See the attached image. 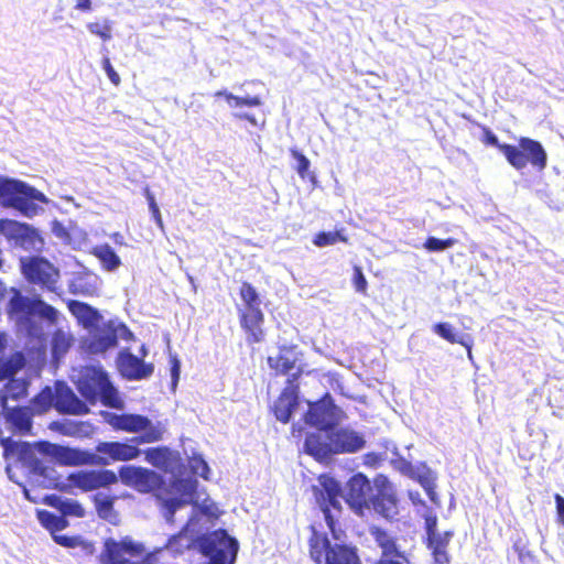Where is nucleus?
<instances>
[{"label": "nucleus", "mask_w": 564, "mask_h": 564, "mask_svg": "<svg viewBox=\"0 0 564 564\" xmlns=\"http://www.w3.org/2000/svg\"><path fill=\"white\" fill-rule=\"evenodd\" d=\"M132 488L139 494H152L160 501L164 516L172 520L176 510L188 502L195 491V484L185 479H175L171 482L180 496L166 498V482L156 471L135 465H122L118 473L107 468L78 469L69 473L65 481L58 485V489L64 492H73L75 489L82 492H91L104 488H110L118 481Z\"/></svg>", "instance_id": "nucleus-1"}, {"label": "nucleus", "mask_w": 564, "mask_h": 564, "mask_svg": "<svg viewBox=\"0 0 564 564\" xmlns=\"http://www.w3.org/2000/svg\"><path fill=\"white\" fill-rule=\"evenodd\" d=\"M312 534L308 539V553L316 564H361L355 546L346 544H330L327 535L318 532L311 525ZM376 545L380 549V556L373 564H412L410 555L402 550L399 540L388 530L373 525L369 530Z\"/></svg>", "instance_id": "nucleus-2"}, {"label": "nucleus", "mask_w": 564, "mask_h": 564, "mask_svg": "<svg viewBox=\"0 0 564 564\" xmlns=\"http://www.w3.org/2000/svg\"><path fill=\"white\" fill-rule=\"evenodd\" d=\"M104 421L115 431L126 433H140L138 436L131 437L128 442L110 441L99 442L96 447V455L99 463L97 466H106L115 462H130L137 459L142 451L139 445L147 443H155L163 438L165 429L158 422L152 421L142 414L122 413L102 411Z\"/></svg>", "instance_id": "nucleus-3"}, {"label": "nucleus", "mask_w": 564, "mask_h": 564, "mask_svg": "<svg viewBox=\"0 0 564 564\" xmlns=\"http://www.w3.org/2000/svg\"><path fill=\"white\" fill-rule=\"evenodd\" d=\"M76 387L85 401L91 404L100 400L105 406L111 409L122 410L124 406L107 372L101 369L95 367L85 368Z\"/></svg>", "instance_id": "nucleus-4"}, {"label": "nucleus", "mask_w": 564, "mask_h": 564, "mask_svg": "<svg viewBox=\"0 0 564 564\" xmlns=\"http://www.w3.org/2000/svg\"><path fill=\"white\" fill-rule=\"evenodd\" d=\"M36 202H46L42 192L22 181L0 176V203L3 207L13 208L26 217H33L40 210Z\"/></svg>", "instance_id": "nucleus-5"}, {"label": "nucleus", "mask_w": 564, "mask_h": 564, "mask_svg": "<svg viewBox=\"0 0 564 564\" xmlns=\"http://www.w3.org/2000/svg\"><path fill=\"white\" fill-rule=\"evenodd\" d=\"M197 546L208 564H234L238 553V542L226 530L218 529L197 538Z\"/></svg>", "instance_id": "nucleus-6"}, {"label": "nucleus", "mask_w": 564, "mask_h": 564, "mask_svg": "<svg viewBox=\"0 0 564 564\" xmlns=\"http://www.w3.org/2000/svg\"><path fill=\"white\" fill-rule=\"evenodd\" d=\"M507 162L516 170L521 171L530 164L538 172L547 165V153L541 142L529 137H520L518 145L503 147Z\"/></svg>", "instance_id": "nucleus-7"}, {"label": "nucleus", "mask_w": 564, "mask_h": 564, "mask_svg": "<svg viewBox=\"0 0 564 564\" xmlns=\"http://www.w3.org/2000/svg\"><path fill=\"white\" fill-rule=\"evenodd\" d=\"M144 554L143 543L126 535L120 540L105 539L97 558L100 564H143Z\"/></svg>", "instance_id": "nucleus-8"}, {"label": "nucleus", "mask_w": 564, "mask_h": 564, "mask_svg": "<svg viewBox=\"0 0 564 564\" xmlns=\"http://www.w3.org/2000/svg\"><path fill=\"white\" fill-rule=\"evenodd\" d=\"M315 500L321 508L328 529L335 533L336 517L341 512L340 484L328 476L321 478L319 487L315 489Z\"/></svg>", "instance_id": "nucleus-9"}, {"label": "nucleus", "mask_w": 564, "mask_h": 564, "mask_svg": "<svg viewBox=\"0 0 564 564\" xmlns=\"http://www.w3.org/2000/svg\"><path fill=\"white\" fill-rule=\"evenodd\" d=\"M307 404L308 409L302 417L305 424L325 433H328L338 424V412L340 410L335 404L330 393L326 392L321 399L308 401Z\"/></svg>", "instance_id": "nucleus-10"}, {"label": "nucleus", "mask_w": 564, "mask_h": 564, "mask_svg": "<svg viewBox=\"0 0 564 564\" xmlns=\"http://www.w3.org/2000/svg\"><path fill=\"white\" fill-rule=\"evenodd\" d=\"M302 375V369H297L292 373L285 382L278 398L272 405V413L278 421L283 424L290 422L294 411L299 406L300 399V383L299 379Z\"/></svg>", "instance_id": "nucleus-11"}, {"label": "nucleus", "mask_w": 564, "mask_h": 564, "mask_svg": "<svg viewBox=\"0 0 564 564\" xmlns=\"http://www.w3.org/2000/svg\"><path fill=\"white\" fill-rule=\"evenodd\" d=\"M369 502L376 513L389 521L399 514V500L395 490L386 477L376 479V492L370 496Z\"/></svg>", "instance_id": "nucleus-12"}, {"label": "nucleus", "mask_w": 564, "mask_h": 564, "mask_svg": "<svg viewBox=\"0 0 564 564\" xmlns=\"http://www.w3.org/2000/svg\"><path fill=\"white\" fill-rule=\"evenodd\" d=\"M22 273L25 279L34 284H40L50 291H54L58 280V270L43 258H31L22 262Z\"/></svg>", "instance_id": "nucleus-13"}, {"label": "nucleus", "mask_w": 564, "mask_h": 564, "mask_svg": "<svg viewBox=\"0 0 564 564\" xmlns=\"http://www.w3.org/2000/svg\"><path fill=\"white\" fill-rule=\"evenodd\" d=\"M370 480L361 473L355 474L347 481L345 500L356 514L364 516L370 509Z\"/></svg>", "instance_id": "nucleus-14"}, {"label": "nucleus", "mask_w": 564, "mask_h": 564, "mask_svg": "<svg viewBox=\"0 0 564 564\" xmlns=\"http://www.w3.org/2000/svg\"><path fill=\"white\" fill-rule=\"evenodd\" d=\"M326 436L330 441L333 455L354 454L366 446L364 435L349 427L336 429L335 426L326 433Z\"/></svg>", "instance_id": "nucleus-15"}, {"label": "nucleus", "mask_w": 564, "mask_h": 564, "mask_svg": "<svg viewBox=\"0 0 564 564\" xmlns=\"http://www.w3.org/2000/svg\"><path fill=\"white\" fill-rule=\"evenodd\" d=\"M54 409L64 415H84L89 412L85 401L80 400L75 392L64 382L55 384Z\"/></svg>", "instance_id": "nucleus-16"}, {"label": "nucleus", "mask_w": 564, "mask_h": 564, "mask_svg": "<svg viewBox=\"0 0 564 564\" xmlns=\"http://www.w3.org/2000/svg\"><path fill=\"white\" fill-rule=\"evenodd\" d=\"M117 365L122 377L128 380H142L149 378L154 370L152 364H145L143 359L128 350L119 354Z\"/></svg>", "instance_id": "nucleus-17"}, {"label": "nucleus", "mask_w": 564, "mask_h": 564, "mask_svg": "<svg viewBox=\"0 0 564 564\" xmlns=\"http://www.w3.org/2000/svg\"><path fill=\"white\" fill-rule=\"evenodd\" d=\"M0 445L3 448L6 459L15 458L24 465L34 469L37 468L39 460L35 457L34 448L26 442H15L11 437H0Z\"/></svg>", "instance_id": "nucleus-18"}, {"label": "nucleus", "mask_w": 564, "mask_h": 564, "mask_svg": "<svg viewBox=\"0 0 564 564\" xmlns=\"http://www.w3.org/2000/svg\"><path fill=\"white\" fill-rule=\"evenodd\" d=\"M238 316L240 327L246 334L247 344L254 345L262 343L265 338L263 312L238 313Z\"/></svg>", "instance_id": "nucleus-19"}, {"label": "nucleus", "mask_w": 564, "mask_h": 564, "mask_svg": "<svg viewBox=\"0 0 564 564\" xmlns=\"http://www.w3.org/2000/svg\"><path fill=\"white\" fill-rule=\"evenodd\" d=\"M33 416L30 406H13L9 408L3 417L10 430L14 434L28 435L32 432Z\"/></svg>", "instance_id": "nucleus-20"}, {"label": "nucleus", "mask_w": 564, "mask_h": 564, "mask_svg": "<svg viewBox=\"0 0 564 564\" xmlns=\"http://www.w3.org/2000/svg\"><path fill=\"white\" fill-rule=\"evenodd\" d=\"M454 536V531L448 530L441 532L438 534H434L430 538H425L424 543L430 550L433 564H449L451 555L448 552V546Z\"/></svg>", "instance_id": "nucleus-21"}, {"label": "nucleus", "mask_w": 564, "mask_h": 564, "mask_svg": "<svg viewBox=\"0 0 564 564\" xmlns=\"http://www.w3.org/2000/svg\"><path fill=\"white\" fill-rule=\"evenodd\" d=\"M293 346H281L276 356L268 357L267 361L269 367L274 371L276 376L288 375L294 369L297 357Z\"/></svg>", "instance_id": "nucleus-22"}, {"label": "nucleus", "mask_w": 564, "mask_h": 564, "mask_svg": "<svg viewBox=\"0 0 564 564\" xmlns=\"http://www.w3.org/2000/svg\"><path fill=\"white\" fill-rule=\"evenodd\" d=\"M0 235L4 236L8 240L24 242L26 240H31L32 237L36 235V231L28 224L13 219L1 218Z\"/></svg>", "instance_id": "nucleus-23"}, {"label": "nucleus", "mask_w": 564, "mask_h": 564, "mask_svg": "<svg viewBox=\"0 0 564 564\" xmlns=\"http://www.w3.org/2000/svg\"><path fill=\"white\" fill-rule=\"evenodd\" d=\"M12 296L7 305L9 316L28 319L34 315L35 299L23 296L20 290L12 288Z\"/></svg>", "instance_id": "nucleus-24"}, {"label": "nucleus", "mask_w": 564, "mask_h": 564, "mask_svg": "<svg viewBox=\"0 0 564 564\" xmlns=\"http://www.w3.org/2000/svg\"><path fill=\"white\" fill-rule=\"evenodd\" d=\"M44 502L59 511L64 519L67 517L84 518L86 514L83 505L74 499L62 498L57 495H50L45 497Z\"/></svg>", "instance_id": "nucleus-25"}, {"label": "nucleus", "mask_w": 564, "mask_h": 564, "mask_svg": "<svg viewBox=\"0 0 564 564\" xmlns=\"http://www.w3.org/2000/svg\"><path fill=\"white\" fill-rule=\"evenodd\" d=\"M54 542L63 547L77 550L74 555L79 557H91L95 552V543L80 535H54Z\"/></svg>", "instance_id": "nucleus-26"}, {"label": "nucleus", "mask_w": 564, "mask_h": 564, "mask_svg": "<svg viewBox=\"0 0 564 564\" xmlns=\"http://www.w3.org/2000/svg\"><path fill=\"white\" fill-rule=\"evenodd\" d=\"M58 457L66 466H97V455L78 448L61 447Z\"/></svg>", "instance_id": "nucleus-27"}, {"label": "nucleus", "mask_w": 564, "mask_h": 564, "mask_svg": "<svg viewBox=\"0 0 564 564\" xmlns=\"http://www.w3.org/2000/svg\"><path fill=\"white\" fill-rule=\"evenodd\" d=\"M118 497L115 495L96 494L93 496L91 501L94 503L97 516L108 521L109 523L116 524L118 522V512L115 509V503Z\"/></svg>", "instance_id": "nucleus-28"}, {"label": "nucleus", "mask_w": 564, "mask_h": 564, "mask_svg": "<svg viewBox=\"0 0 564 564\" xmlns=\"http://www.w3.org/2000/svg\"><path fill=\"white\" fill-rule=\"evenodd\" d=\"M304 452L317 462H325L333 455L330 441L325 442L317 433H311L306 436Z\"/></svg>", "instance_id": "nucleus-29"}, {"label": "nucleus", "mask_w": 564, "mask_h": 564, "mask_svg": "<svg viewBox=\"0 0 564 564\" xmlns=\"http://www.w3.org/2000/svg\"><path fill=\"white\" fill-rule=\"evenodd\" d=\"M239 296L243 303V307L238 308V313L262 312L260 294L250 282H241L239 288Z\"/></svg>", "instance_id": "nucleus-30"}, {"label": "nucleus", "mask_w": 564, "mask_h": 564, "mask_svg": "<svg viewBox=\"0 0 564 564\" xmlns=\"http://www.w3.org/2000/svg\"><path fill=\"white\" fill-rule=\"evenodd\" d=\"M143 453L145 460L161 470L166 471L173 465V452L166 446L150 447Z\"/></svg>", "instance_id": "nucleus-31"}, {"label": "nucleus", "mask_w": 564, "mask_h": 564, "mask_svg": "<svg viewBox=\"0 0 564 564\" xmlns=\"http://www.w3.org/2000/svg\"><path fill=\"white\" fill-rule=\"evenodd\" d=\"M25 366L23 352L17 351L8 358H0V381L13 378Z\"/></svg>", "instance_id": "nucleus-32"}, {"label": "nucleus", "mask_w": 564, "mask_h": 564, "mask_svg": "<svg viewBox=\"0 0 564 564\" xmlns=\"http://www.w3.org/2000/svg\"><path fill=\"white\" fill-rule=\"evenodd\" d=\"M55 404V389L51 387L43 388L31 399V410L34 414H44Z\"/></svg>", "instance_id": "nucleus-33"}, {"label": "nucleus", "mask_w": 564, "mask_h": 564, "mask_svg": "<svg viewBox=\"0 0 564 564\" xmlns=\"http://www.w3.org/2000/svg\"><path fill=\"white\" fill-rule=\"evenodd\" d=\"M37 519L40 523L50 531L52 534V538L54 539V535H59L57 532L66 529L69 525V522L67 519H64V517L56 516L51 511L47 510H40L37 511Z\"/></svg>", "instance_id": "nucleus-34"}, {"label": "nucleus", "mask_w": 564, "mask_h": 564, "mask_svg": "<svg viewBox=\"0 0 564 564\" xmlns=\"http://www.w3.org/2000/svg\"><path fill=\"white\" fill-rule=\"evenodd\" d=\"M433 330L443 339L451 344H459L464 346L468 352L471 349V339L466 335H457L454 333L453 326L448 323L442 322L433 326Z\"/></svg>", "instance_id": "nucleus-35"}, {"label": "nucleus", "mask_w": 564, "mask_h": 564, "mask_svg": "<svg viewBox=\"0 0 564 564\" xmlns=\"http://www.w3.org/2000/svg\"><path fill=\"white\" fill-rule=\"evenodd\" d=\"M93 254L101 262L102 268L107 271H113L121 265L119 256L107 243L94 247Z\"/></svg>", "instance_id": "nucleus-36"}, {"label": "nucleus", "mask_w": 564, "mask_h": 564, "mask_svg": "<svg viewBox=\"0 0 564 564\" xmlns=\"http://www.w3.org/2000/svg\"><path fill=\"white\" fill-rule=\"evenodd\" d=\"M67 307L69 312L83 324L89 325L91 324L98 316L97 311L91 307L89 304L69 300L67 302Z\"/></svg>", "instance_id": "nucleus-37"}, {"label": "nucleus", "mask_w": 564, "mask_h": 564, "mask_svg": "<svg viewBox=\"0 0 564 564\" xmlns=\"http://www.w3.org/2000/svg\"><path fill=\"white\" fill-rule=\"evenodd\" d=\"M118 344L117 332L108 328L96 334L90 341V349L95 352H105Z\"/></svg>", "instance_id": "nucleus-38"}, {"label": "nucleus", "mask_w": 564, "mask_h": 564, "mask_svg": "<svg viewBox=\"0 0 564 564\" xmlns=\"http://www.w3.org/2000/svg\"><path fill=\"white\" fill-rule=\"evenodd\" d=\"M349 238L345 234V229H336L335 231H319L313 237L314 246L324 248L337 242L348 243Z\"/></svg>", "instance_id": "nucleus-39"}, {"label": "nucleus", "mask_w": 564, "mask_h": 564, "mask_svg": "<svg viewBox=\"0 0 564 564\" xmlns=\"http://www.w3.org/2000/svg\"><path fill=\"white\" fill-rule=\"evenodd\" d=\"M73 343L74 338L72 335L61 328L56 329L52 335V355L55 358H61L69 350Z\"/></svg>", "instance_id": "nucleus-40"}, {"label": "nucleus", "mask_w": 564, "mask_h": 564, "mask_svg": "<svg viewBox=\"0 0 564 564\" xmlns=\"http://www.w3.org/2000/svg\"><path fill=\"white\" fill-rule=\"evenodd\" d=\"M29 382L24 379L10 378L4 386V394L11 400H21L28 397Z\"/></svg>", "instance_id": "nucleus-41"}, {"label": "nucleus", "mask_w": 564, "mask_h": 564, "mask_svg": "<svg viewBox=\"0 0 564 564\" xmlns=\"http://www.w3.org/2000/svg\"><path fill=\"white\" fill-rule=\"evenodd\" d=\"M215 96H223L229 105H234L235 107H258L262 104V100L259 96L239 97L226 90H219L215 93Z\"/></svg>", "instance_id": "nucleus-42"}, {"label": "nucleus", "mask_w": 564, "mask_h": 564, "mask_svg": "<svg viewBox=\"0 0 564 564\" xmlns=\"http://www.w3.org/2000/svg\"><path fill=\"white\" fill-rule=\"evenodd\" d=\"M290 153L292 158L296 161L295 171L302 180L314 181L315 175L310 172L311 162L310 160L299 150L291 149Z\"/></svg>", "instance_id": "nucleus-43"}, {"label": "nucleus", "mask_w": 564, "mask_h": 564, "mask_svg": "<svg viewBox=\"0 0 564 564\" xmlns=\"http://www.w3.org/2000/svg\"><path fill=\"white\" fill-rule=\"evenodd\" d=\"M88 31L100 37L102 41H109L112 37V22L104 20L102 22H90L87 24Z\"/></svg>", "instance_id": "nucleus-44"}, {"label": "nucleus", "mask_w": 564, "mask_h": 564, "mask_svg": "<svg viewBox=\"0 0 564 564\" xmlns=\"http://www.w3.org/2000/svg\"><path fill=\"white\" fill-rule=\"evenodd\" d=\"M474 123L481 130V142L486 147H495L505 155L503 147L509 145V143H500L497 135L491 131L489 127L481 124L479 122Z\"/></svg>", "instance_id": "nucleus-45"}, {"label": "nucleus", "mask_w": 564, "mask_h": 564, "mask_svg": "<svg viewBox=\"0 0 564 564\" xmlns=\"http://www.w3.org/2000/svg\"><path fill=\"white\" fill-rule=\"evenodd\" d=\"M39 315L45 318L50 323L54 324L57 321V311L41 299H35L34 315Z\"/></svg>", "instance_id": "nucleus-46"}, {"label": "nucleus", "mask_w": 564, "mask_h": 564, "mask_svg": "<svg viewBox=\"0 0 564 564\" xmlns=\"http://www.w3.org/2000/svg\"><path fill=\"white\" fill-rule=\"evenodd\" d=\"M456 242L455 238L438 239L436 237H427L423 247L430 252H438L452 248Z\"/></svg>", "instance_id": "nucleus-47"}, {"label": "nucleus", "mask_w": 564, "mask_h": 564, "mask_svg": "<svg viewBox=\"0 0 564 564\" xmlns=\"http://www.w3.org/2000/svg\"><path fill=\"white\" fill-rule=\"evenodd\" d=\"M352 285L357 293H360L362 295H367L368 290V282L367 279L362 272V269L359 265H355L352 268Z\"/></svg>", "instance_id": "nucleus-48"}, {"label": "nucleus", "mask_w": 564, "mask_h": 564, "mask_svg": "<svg viewBox=\"0 0 564 564\" xmlns=\"http://www.w3.org/2000/svg\"><path fill=\"white\" fill-rule=\"evenodd\" d=\"M144 195H145V198L148 200L149 208H150V212L152 214V217L154 218L156 225L160 228H163V219H162L159 206H158V204L155 202L154 195L151 193V191L148 187L144 188Z\"/></svg>", "instance_id": "nucleus-49"}, {"label": "nucleus", "mask_w": 564, "mask_h": 564, "mask_svg": "<svg viewBox=\"0 0 564 564\" xmlns=\"http://www.w3.org/2000/svg\"><path fill=\"white\" fill-rule=\"evenodd\" d=\"M101 64L111 84L118 87L121 84V78L111 65L110 58L108 56H105L101 61Z\"/></svg>", "instance_id": "nucleus-50"}, {"label": "nucleus", "mask_w": 564, "mask_h": 564, "mask_svg": "<svg viewBox=\"0 0 564 564\" xmlns=\"http://www.w3.org/2000/svg\"><path fill=\"white\" fill-rule=\"evenodd\" d=\"M417 482L424 488L429 497L433 500L434 495V479L431 477L430 470L419 475L416 478Z\"/></svg>", "instance_id": "nucleus-51"}, {"label": "nucleus", "mask_w": 564, "mask_h": 564, "mask_svg": "<svg viewBox=\"0 0 564 564\" xmlns=\"http://www.w3.org/2000/svg\"><path fill=\"white\" fill-rule=\"evenodd\" d=\"M424 528H425V538H430L434 534H438L437 530V517L434 513H427L424 516Z\"/></svg>", "instance_id": "nucleus-52"}, {"label": "nucleus", "mask_w": 564, "mask_h": 564, "mask_svg": "<svg viewBox=\"0 0 564 564\" xmlns=\"http://www.w3.org/2000/svg\"><path fill=\"white\" fill-rule=\"evenodd\" d=\"M170 364H171L172 386H173V388H175L178 382V379H180L181 362L176 356H172L170 358Z\"/></svg>", "instance_id": "nucleus-53"}, {"label": "nucleus", "mask_w": 564, "mask_h": 564, "mask_svg": "<svg viewBox=\"0 0 564 564\" xmlns=\"http://www.w3.org/2000/svg\"><path fill=\"white\" fill-rule=\"evenodd\" d=\"M556 506V521L564 527V497L560 494L554 495Z\"/></svg>", "instance_id": "nucleus-54"}, {"label": "nucleus", "mask_w": 564, "mask_h": 564, "mask_svg": "<svg viewBox=\"0 0 564 564\" xmlns=\"http://www.w3.org/2000/svg\"><path fill=\"white\" fill-rule=\"evenodd\" d=\"M382 460L380 453L370 452L364 455V464L369 467H377Z\"/></svg>", "instance_id": "nucleus-55"}, {"label": "nucleus", "mask_w": 564, "mask_h": 564, "mask_svg": "<svg viewBox=\"0 0 564 564\" xmlns=\"http://www.w3.org/2000/svg\"><path fill=\"white\" fill-rule=\"evenodd\" d=\"M192 468L202 477L207 478L206 474L208 473L209 468L206 462L203 460L202 458H194V464L192 465Z\"/></svg>", "instance_id": "nucleus-56"}, {"label": "nucleus", "mask_w": 564, "mask_h": 564, "mask_svg": "<svg viewBox=\"0 0 564 564\" xmlns=\"http://www.w3.org/2000/svg\"><path fill=\"white\" fill-rule=\"evenodd\" d=\"M514 551L518 554V557L521 562H524L525 560H533V554L525 550L524 546H520L517 543L513 545Z\"/></svg>", "instance_id": "nucleus-57"}, {"label": "nucleus", "mask_w": 564, "mask_h": 564, "mask_svg": "<svg viewBox=\"0 0 564 564\" xmlns=\"http://www.w3.org/2000/svg\"><path fill=\"white\" fill-rule=\"evenodd\" d=\"M235 118L240 121H248L252 126H258L257 119L253 115L249 113H235Z\"/></svg>", "instance_id": "nucleus-58"}, {"label": "nucleus", "mask_w": 564, "mask_h": 564, "mask_svg": "<svg viewBox=\"0 0 564 564\" xmlns=\"http://www.w3.org/2000/svg\"><path fill=\"white\" fill-rule=\"evenodd\" d=\"M291 435L297 441H301L302 436L304 435V427L297 423L293 424L291 427Z\"/></svg>", "instance_id": "nucleus-59"}, {"label": "nucleus", "mask_w": 564, "mask_h": 564, "mask_svg": "<svg viewBox=\"0 0 564 564\" xmlns=\"http://www.w3.org/2000/svg\"><path fill=\"white\" fill-rule=\"evenodd\" d=\"M75 8L80 11H89L91 9L90 0H77Z\"/></svg>", "instance_id": "nucleus-60"}, {"label": "nucleus", "mask_w": 564, "mask_h": 564, "mask_svg": "<svg viewBox=\"0 0 564 564\" xmlns=\"http://www.w3.org/2000/svg\"><path fill=\"white\" fill-rule=\"evenodd\" d=\"M8 395L4 392L0 391V413L4 414V412L9 409L7 405Z\"/></svg>", "instance_id": "nucleus-61"}, {"label": "nucleus", "mask_w": 564, "mask_h": 564, "mask_svg": "<svg viewBox=\"0 0 564 564\" xmlns=\"http://www.w3.org/2000/svg\"><path fill=\"white\" fill-rule=\"evenodd\" d=\"M110 237H111V239L113 240V242L116 245H119V246L126 245L124 237H123V235L121 232H118V231L113 232V234H111Z\"/></svg>", "instance_id": "nucleus-62"}, {"label": "nucleus", "mask_w": 564, "mask_h": 564, "mask_svg": "<svg viewBox=\"0 0 564 564\" xmlns=\"http://www.w3.org/2000/svg\"><path fill=\"white\" fill-rule=\"evenodd\" d=\"M182 536H183V534H182V533L171 536V538L167 540L166 547L172 549V547H173L174 542H176V541H177V539H180V538H182Z\"/></svg>", "instance_id": "nucleus-63"}, {"label": "nucleus", "mask_w": 564, "mask_h": 564, "mask_svg": "<svg viewBox=\"0 0 564 564\" xmlns=\"http://www.w3.org/2000/svg\"><path fill=\"white\" fill-rule=\"evenodd\" d=\"M4 346V334L0 333V350L3 348Z\"/></svg>", "instance_id": "nucleus-64"}]
</instances>
